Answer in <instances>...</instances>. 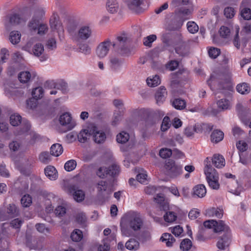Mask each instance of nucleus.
Returning a JSON list of instances; mask_svg holds the SVG:
<instances>
[{
    "instance_id": "31",
    "label": "nucleus",
    "mask_w": 251,
    "mask_h": 251,
    "mask_svg": "<svg viewBox=\"0 0 251 251\" xmlns=\"http://www.w3.org/2000/svg\"><path fill=\"white\" fill-rule=\"evenodd\" d=\"M107 169L108 175L113 177L118 175L120 172L119 166L115 163H112Z\"/></svg>"
},
{
    "instance_id": "26",
    "label": "nucleus",
    "mask_w": 251,
    "mask_h": 251,
    "mask_svg": "<svg viewBox=\"0 0 251 251\" xmlns=\"http://www.w3.org/2000/svg\"><path fill=\"white\" fill-rule=\"evenodd\" d=\"M110 67L111 69L114 70H117L120 69L123 64L122 59L119 58L117 56H111L109 59Z\"/></svg>"
},
{
    "instance_id": "8",
    "label": "nucleus",
    "mask_w": 251,
    "mask_h": 251,
    "mask_svg": "<svg viewBox=\"0 0 251 251\" xmlns=\"http://www.w3.org/2000/svg\"><path fill=\"white\" fill-rule=\"evenodd\" d=\"M111 45L112 42L109 38L100 43L96 48L97 55L100 58L105 57L108 53Z\"/></svg>"
},
{
    "instance_id": "58",
    "label": "nucleus",
    "mask_w": 251,
    "mask_h": 251,
    "mask_svg": "<svg viewBox=\"0 0 251 251\" xmlns=\"http://www.w3.org/2000/svg\"><path fill=\"white\" fill-rule=\"evenodd\" d=\"M154 200L157 203L162 206V209L165 210L166 208H168V205L165 203L164 198L163 196L160 195H157L154 198Z\"/></svg>"
},
{
    "instance_id": "3",
    "label": "nucleus",
    "mask_w": 251,
    "mask_h": 251,
    "mask_svg": "<svg viewBox=\"0 0 251 251\" xmlns=\"http://www.w3.org/2000/svg\"><path fill=\"white\" fill-rule=\"evenodd\" d=\"M204 164V172L209 186L213 189H218L220 186L219 175L216 170L212 167L208 157L205 159Z\"/></svg>"
},
{
    "instance_id": "54",
    "label": "nucleus",
    "mask_w": 251,
    "mask_h": 251,
    "mask_svg": "<svg viewBox=\"0 0 251 251\" xmlns=\"http://www.w3.org/2000/svg\"><path fill=\"white\" fill-rule=\"evenodd\" d=\"M21 202L24 207H28L32 203V198L29 195H25L22 198Z\"/></svg>"
},
{
    "instance_id": "30",
    "label": "nucleus",
    "mask_w": 251,
    "mask_h": 251,
    "mask_svg": "<svg viewBox=\"0 0 251 251\" xmlns=\"http://www.w3.org/2000/svg\"><path fill=\"white\" fill-rule=\"evenodd\" d=\"M224 136V134L222 131L215 130L211 135V140L213 143H217L223 139Z\"/></svg>"
},
{
    "instance_id": "22",
    "label": "nucleus",
    "mask_w": 251,
    "mask_h": 251,
    "mask_svg": "<svg viewBox=\"0 0 251 251\" xmlns=\"http://www.w3.org/2000/svg\"><path fill=\"white\" fill-rule=\"evenodd\" d=\"M167 95L166 88L164 86L160 87L155 93V99L158 104L162 103Z\"/></svg>"
},
{
    "instance_id": "61",
    "label": "nucleus",
    "mask_w": 251,
    "mask_h": 251,
    "mask_svg": "<svg viewBox=\"0 0 251 251\" xmlns=\"http://www.w3.org/2000/svg\"><path fill=\"white\" fill-rule=\"evenodd\" d=\"M54 212L57 216L61 217L65 214L66 209L64 206H58L55 208Z\"/></svg>"
},
{
    "instance_id": "18",
    "label": "nucleus",
    "mask_w": 251,
    "mask_h": 251,
    "mask_svg": "<svg viewBox=\"0 0 251 251\" xmlns=\"http://www.w3.org/2000/svg\"><path fill=\"white\" fill-rule=\"evenodd\" d=\"M230 242V234L229 233H226L219 238L216 246L218 249L224 250L229 246Z\"/></svg>"
},
{
    "instance_id": "11",
    "label": "nucleus",
    "mask_w": 251,
    "mask_h": 251,
    "mask_svg": "<svg viewBox=\"0 0 251 251\" xmlns=\"http://www.w3.org/2000/svg\"><path fill=\"white\" fill-rule=\"evenodd\" d=\"M90 132L93 135V140L97 144H102L105 141L106 136L105 133L100 130H99L97 126L93 124L91 125Z\"/></svg>"
},
{
    "instance_id": "16",
    "label": "nucleus",
    "mask_w": 251,
    "mask_h": 251,
    "mask_svg": "<svg viewBox=\"0 0 251 251\" xmlns=\"http://www.w3.org/2000/svg\"><path fill=\"white\" fill-rule=\"evenodd\" d=\"M231 77V73H222L218 76V79L220 80L219 82V88L220 90L222 89H228L229 86L228 83L230 82Z\"/></svg>"
},
{
    "instance_id": "46",
    "label": "nucleus",
    "mask_w": 251,
    "mask_h": 251,
    "mask_svg": "<svg viewBox=\"0 0 251 251\" xmlns=\"http://www.w3.org/2000/svg\"><path fill=\"white\" fill-rule=\"evenodd\" d=\"M170 119L169 117L165 116L162 121L161 126V130L163 132L167 131L171 126Z\"/></svg>"
},
{
    "instance_id": "21",
    "label": "nucleus",
    "mask_w": 251,
    "mask_h": 251,
    "mask_svg": "<svg viewBox=\"0 0 251 251\" xmlns=\"http://www.w3.org/2000/svg\"><path fill=\"white\" fill-rule=\"evenodd\" d=\"M175 51L180 56H185L189 53V47L186 43L182 42L176 48Z\"/></svg>"
},
{
    "instance_id": "53",
    "label": "nucleus",
    "mask_w": 251,
    "mask_h": 251,
    "mask_svg": "<svg viewBox=\"0 0 251 251\" xmlns=\"http://www.w3.org/2000/svg\"><path fill=\"white\" fill-rule=\"evenodd\" d=\"M44 49L43 45L38 43L34 45L33 49V52L35 55L39 56L44 52Z\"/></svg>"
},
{
    "instance_id": "17",
    "label": "nucleus",
    "mask_w": 251,
    "mask_h": 251,
    "mask_svg": "<svg viewBox=\"0 0 251 251\" xmlns=\"http://www.w3.org/2000/svg\"><path fill=\"white\" fill-rule=\"evenodd\" d=\"M97 188L99 195L101 197L106 194V198H108L111 192L109 189L108 183L105 181H99L97 183Z\"/></svg>"
},
{
    "instance_id": "39",
    "label": "nucleus",
    "mask_w": 251,
    "mask_h": 251,
    "mask_svg": "<svg viewBox=\"0 0 251 251\" xmlns=\"http://www.w3.org/2000/svg\"><path fill=\"white\" fill-rule=\"evenodd\" d=\"M83 237V234L82 231L76 229L74 230L71 235V238L72 240L74 242L80 241Z\"/></svg>"
},
{
    "instance_id": "50",
    "label": "nucleus",
    "mask_w": 251,
    "mask_h": 251,
    "mask_svg": "<svg viewBox=\"0 0 251 251\" xmlns=\"http://www.w3.org/2000/svg\"><path fill=\"white\" fill-rule=\"evenodd\" d=\"M76 166V162L75 160H70L66 162L64 165V169L68 172L74 170Z\"/></svg>"
},
{
    "instance_id": "44",
    "label": "nucleus",
    "mask_w": 251,
    "mask_h": 251,
    "mask_svg": "<svg viewBox=\"0 0 251 251\" xmlns=\"http://www.w3.org/2000/svg\"><path fill=\"white\" fill-rule=\"evenodd\" d=\"M31 77V75L29 72H22L18 75V79L22 83L27 82Z\"/></svg>"
},
{
    "instance_id": "25",
    "label": "nucleus",
    "mask_w": 251,
    "mask_h": 251,
    "mask_svg": "<svg viewBox=\"0 0 251 251\" xmlns=\"http://www.w3.org/2000/svg\"><path fill=\"white\" fill-rule=\"evenodd\" d=\"M205 214L209 217H216L221 218L223 215V210L218 208H211L206 210Z\"/></svg>"
},
{
    "instance_id": "51",
    "label": "nucleus",
    "mask_w": 251,
    "mask_h": 251,
    "mask_svg": "<svg viewBox=\"0 0 251 251\" xmlns=\"http://www.w3.org/2000/svg\"><path fill=\"white\" fill-rule=\"evenodd\" d=\"M192 247V242L189 239H184L180 243V248L183 251H188Z\"/></svg>"
},
{
    "instance_id": "28",
    "label": "nucleus",
    "mask_w": 251,
    "mask_h": 251,
    "mask_svg": "<svg viewBox=\"0 0 251 251\" xmlns=\"http://www.w3.org/2000/svg\"><path fill=\"white\" fill-rule=\"evenodd\" d=\"M91 125L88 127L87 129L82 130L78 134L77 138L78 140L80 142L84 143L85 142L88 137L91 135L92 133L90 132V129H91Z\"/></svg>"
},
{
    "instance_id": "36",
    "label": "nucleus",
    "mask_w": 251,
    "mask_h": 251,
    "mask_svg": "<svg viewBox=\"0 0 251 251\" xmlns=\"http://www.w3.org/2000/svg\"><path fill=\"white\" fill-rule=\"evenodd\" d=\"M182 23L176 20H172L171 23L166 26V30L174 31L179 29L182 26Z\"/></svg>"
},
{
    "instance_id": "42",
    "label": "nucleus",
    "mask_w": 251,
    "mask_h": 251,
    "mask_svg": "<svg viewBox=\"0 0 251 251\" xmlns=\"http://www.w3.org/2000/svg\"><path fill=\"white\" fill-rule=\"evenodd\" d=\"M160 82V79L157 75H155L152 78H148L147 79V83L150 87H155L159 85Z\"/></svg>"
},
{
    "instance_id": "45",
    "label": "nucleus",
    "mask_w": 251,
    "mask_h": 251,
    "mask_svg": "<svg viewBox=\"0 0 251 251\" xmlns=\"http://www.w3.org/2000/svg\"><path fill=\"white\" fill-rule=\"evenodd\" d=\"M43 89L41 87H38L33 89L32 92L33 97L36 100L42 98L43 96Z\"/></svg>"
},
{
    "instance_id": "41",
    "label": "nucleus",
    "mask_w": 251,
    "mask_h": 251,
    "mask_svg": "<svg viewBox=\"0 0 251 251\" xmlns=\"http://www.w3.org/2000/svg\"><path fill=\"white\" fill-rule=\"evenodd\" d=\"M218 107L222 110H226L230 108V104L228 100L222 99L217 102Z\"/></svg>"
},
{
    "instance_id": "38",
    "label": "nucleus",
    "mask_w": 251,
    "mask_h": 251,
    "mask_svg": "<svg viewBox=\"0 0 251 251\" xmlns=\"http://www.w3.org/2000/svg\"><path fill=\"white\" fill-rule=\"evenodd\" d=\"M21 35L18 31H13L10 32L9 40L13 44L18 43L21 40Z\"/></svg>"
},
{
    "instance_id": "60",
    "label": "nucleus",
    "mask_w": 251,
    "mask_h": 251,
    "mask_svg": "<svg viewBox=\"0 0 251 251\" xmlns=\"http://www.w3.org/2000/svg\"><path fill=\"white\" fill-rule=\"evenodd\" d=\"M79 51L85 54L91 53V48L86 44H82L79 46Z\"/></svg>"
},
{
    "instance_id": "12",
    "label": "nucleus",
    "mask_w": 251,
    "mask_h": 251,
    "mask_svg": "<svg viewBox=\"0 0 251 251\" xmlns=\"http://www.w3.org/2000/svg\"><path fill=\"white\" fill-rule=\"evenodd\" d=\"M68 191L73 196L74 200L77 201H82L85 198L84 192L80 189H78V187L74 184H70L68 187Z\"/></svg>"
},
{
    "instance_id": "19",
    "label": "nucleus",
    "mask_w": 251,
    "mask_h": 251,
    "mask_svg": "<svg viewBox=\"0 0 251 251\" xmlns=\"http://www.w3.org/2000/svg\"><path fill=\"white\" fill-rule=\"evenodd\" d=\"M142 3L141 0H128L127 5L128 8L136 13H140L143 10L140 7Z\"/></svg>"
},
{
    "instance_id": "59",
    "label": "nucleus",
    "mask_w": 251,
    "mask_h": 251,
    "mask_svg": "<svg viewBox=\"0 0 251 251\" xmlns=\"http://www.w3.org/2000/svg\"><path fill=\"white\" fill-rule=\"evenodd\" d=\"M7 213L13 217L17 216L18 215V210L15 205L10 204L7 207Z\"/></svg>"
},
{
    "instance_id": "63",
    "label": "nucleus",
    "mask_w": 251,
    "mask_h": 251,
    "mask_svg": "<svg viewBox=\"0 0 251 251\" xmlns=\"http://www.w3.org/2000/svg\"><path fill=\"white\" fill-rule=\"evenodd\" d=\"M219 32L220 35L222 37L226 38L229 36L230 33V29L226 26H222L221 27Z\"/></svg>"
},
{
    "instance_id": "4",
    "label": "nucleus",
    "mask_w": 251,
    "mask_h": 251,
    "mask_svg": "<svg viewBox=\"0 0 251 251\" xmlns=\"http://www.w3.org/2000/svg\"><path fill=\"white\" fill-rule=\"evenodd\" d=\"M164 168L166 175L171 178H177L183 172L182 166L170 159L165 161Z\"/></svg>"
},
{
    "instance_id": "57",
    "label": "nucleus",
    "mask_w": 251,
    "mask_h": 251,
    "mask_svg": "<svg viewBox=\"0 0 251 251\" xmlns=\"http://www.w3.org/2000/svg\"><path fill=\"white\" fill-rule=\"evenodd\" d=\"M241 16L246 20L251 19V10L248 8H244L241 11Z\"/></svg>"
},
{
    "instance_id": "10",
    "label": "nucleus",
    "mask_w": 251,
    "mask_h": 251,
    "mask_svg": "<svg viewBox=\"0 0 251 251\" xmlns=\"http://www.w3.org/2000/svg\"><path fill=\"white\" fill-rule=\"evenodd\" d=\"M51 28L56 30L60 39L64 38V29L62 24L59 22L57 15H53L50 21Z\"/></svg>"
},
{
    "instance_id": "62",
    "label": "nucleus",
    "mask_w": 251,
    "mask_h": 251,
    "mask_svg": "<svg viewBox=\"0 0 251 251\" xmlns=\"http://www.w3.org/2000/svg\"><path fill=\"white\" fill-rule=\"evenodd\" d=\"M208 54L210 57L216 58L220 54V50L218 48H211L208 50Z\"/></svg>"
},
{
    "instance_id": "55",
    "label": "nucleus",
    "mask_w": 251,
    "mask_h": 251,
    "mask_svg": "<svg viewBox=\"0 0 251 251\" xmlns=\"http://www.w3.org/2000/svg\"><path fill=\"white\" fill-rule=\"evenodd\" d=\"M164 220L168 223H172L175 221L176 219V216L173 212H166L164 215Z\"/></svg>"
},
{
    "instance_id": "6",
    "label": "nucleus",
    "mask_w": 251,
    "mask_h": 251,
    "mask_svg": "<svg viewBox=\"0 0 251 251\" xmlns=\"http://www.w3.org/2000/svg\"><path fill=\"white\" fill-rule=\"evenodd\" d=\"M64 23L70 39L74 42L79 29L78 22L73 19H67L65 20Z\"/></svg>"
},
{
    "instance_id": "15",
    "label": "nucleus",
    "mask_w": 251,
    "mask_h": 251,
    "mask_svg": "<svg viewBox=\"0 0 251 251\" xmlns=\"http://www.w3.org/2000/svg\"><path fill=\"white\" fill-rule=\"evenodd\" d=\"M44 13L45 12L41 14V12H38L33 13L32 18L28 24V26L30 31H35L37 30V27L40 24V21Z\"/></svg>"
},
{
    "instance_id": "9",
    "label": "nucleus",
    "mask_w": 251,
    "mask_h": 251,
    "mask_svg": "<svg viewBox=\"0 0 251 251\" xmlns=\"http://www.w3.org/2000/svg\"><path fill=\"white\" fill-rule=\"evenodd\" d=\"M59 121L61 126L64 127L63 132H66L73 129L75 126V123L72 121L71 115L68 112L60 115Z\"/></svg>"
},
{
    "instance_id": "47",
    "label": "nucleus",
    "mask_w": 251,
    "mask_h": 251,
    "mask_svg": "<svg viewBox=\"0 0 251 251\" xmlns=\"http://www.w3.org/2000/svg\"><path fill=\"white\" fill-rule=\"evenodd\" d=\"M156 38L157 37L155 34L150 35L144 38L143 44L145 46L151 47L152 43L156 40Z\"/></svg>"
},
{
    "instance_id": "27",
    "label": "nucleus",
    "mask_w": 251,
    "mask_h": 251,
    "mask_svg": "<svg viewBox=\"0 0 251 251\" xmlns=\"http://www.w3.org/2000/svg\"><path fill=\"white\" fill-rule=\"evenodd\" d=\"M212 161L213 164L218 168H222L225 165V159L222 155L219 154H214Z\"/></svg>"
},
{
    "instance_id": "49",
    "label": "nucleus",
    "mask_w": 251,
    "mask_h": 251,
    "mask_svg": "<svg viewBox=\"0 0 251 251\" xmlns=\"http://www.w3.org/2000/svg\"><path fill=\"white\" fill-rule=\"evenodd\" d=\"M188 30L191 33L194 34L198 31L199 26L196 23L189 21L187 24Z\"/></svg>"
},
{
    "instance_id": "23",
    "label": "nucleus",
    "mask_w": 251,
    "mask_h": 251,
    "mask_svg": "<svg viewBox=\"0 0 251 251\" xmlns=\"http://www.w3.org/2000/svg\"><path fill=\"white\" fill-rule=\"evenodd\" d=\"M193 195L198 198H203L206 193V190L205 186L203 184H199L195 186L193 189Z\"/></svg>"
},
{
    "instance_id": "33",
    "label": "nucleus",
    "mask_w": 251,
    "mask_h": 251,
    "mask_svg": "<svg viewBox=\"0 0 251 251\" xmlns=\"http://www.w3.org/2000/svg\"><path fill=\"white\" fill-rule=\"evenodd\" d=\"M22 117L18 114H13L10 117V123L13 126H17L20 123L22 124V128L24 127L23 125L24 119L22 122Z\"/></svg>"
},
{
    "instance_id": "13",
    "label": "nucleus",
    "mask_w": 251,
    "mask_h": 251,
    "mask_svg": "<svg viewBox=\"0 0 251 251\" xmlns=\"http://www.w3.org/2000/svg\"><path fill=\"white\" fill-rule=\"evenodd\" d=\"M23 125H24V127L22 128L20 133L23 134L27 132V135L30 136V143L31 144H34L35 142L39 139V135L35 132L30 130L31 126L27 120H24Z\"/></svg>"
},
{
    "instance_id": "2",
    "label": "nucleus",
    "mask_w": 251,
    "mask_h": 251,
    "mask_svg": "<svg viewBox=\"0 0 251 251\" xmlns=\"http://www.w3.org/2000/svg\"><path fill=\"white\" fill-rule=\"evenodd\" d=\"M131 42V39L126 33L122 32L116 35L115 40L112 43V45L119 54L128 55L130 52Z\"/></svg>"
},
{
    "instance_id": "37",
    "label": "nucleus",
    "mask_w": 251,
    "mask_h": 251,
    "mask_svg": "<svg viewBox=\"0 0 251 251\" xmlns=\"http://www.w3.org/2000/svg\"><path fill=\"white\" fill-rule=\"evenodd\" d=\"M217 224L215 226V232H218L222 231H226L228 233L229 227L224 223L223 221H217Z\"/></svg>"
},
{
    "instance_id": "40",
    "label": "nucleus",
    "mask_w": 251,
    "mask_h": 251,
    "mask_svg": "<svg viewBox=\"0 0 251 251\" xmlns=\"http://www.w3.org/2000/svg\"><path fill=\"white\" fill-rule=\"evenodd\" d=\"M129 136L128 133H127L126 132L123 131V132L119 133L117 135L116 140L118 143H121V144H124V143H126L129 140Z\"/></svg>"
},
{
    "instance_id": "5",
    "label": "nucleus",
    "mask_w": 251,
    "mask_h": 251,
    "mask_svg": "<svg viewBox=\"0 0 251 251\" xmlns=\"http://www.w3.org/2000/svg\"><path fill=\"white\" fill-rule=\"evenodd\" d=\"M37 0H26V5L22 8L23 14L25 17H28L35 12H45V8L41 6H35Z\"/></svg>"
},
{
    "instance_id": "24",
    "label": "nucleus",
    "mask_w": 251,
    "mask_h": 251,
    "mask_svg": "<svg viewBox=\"0 0 251 251\" xmlns=\"http://www.w3.org/2000/svg\"><path fill=\"white\" fill-rule=\"evenodd\" d=\"M25 17L23 18L21 14L17 13L11 14L9 17V23L12 25H18L22 22H25Z\"/></svg>"
},
{
    "instance_id": "64",
    "label": "nucleus",
    "mask_w": 251,
    "mask_h": 251,
    "mask_svg": "<svg viewBox=\"0 0 251 251\" xmlns=\"http://www.w3.org/2000/svg\"><path fill=\"white\" fill-rule=\"evenodd\" d=\"M37 30L39 35H43L47 32L48 27L46 24H39Z\"/></svg>"
},
{
    "instance_id": "48",
    "label": "nucleus",
    "mask_w": 251,
    "mask_h": 251,
    "mask_svg": "<svg viewBox=\"0 0 251 251\" xmlns=\"http://www.w3.org/2000/svg\"><path fill=\"white\" fill-rule=\"evenodd\" d=\"M40 161L44 164H48L51 160V156L48 152H43L39 156Z\"/></svg>"
},
{
    "instance_id": "1",
    "label": "nucleus",
    "mask_w": 251,
    "mask_h": 251,
    "mask_svg": "<svg viewBox=\"0 0 251 251\" xmlns=\"http://www.w3.org/2000/svg\"><path fill=\"white\" fill-rule=\"evenodd\" d=\"M143 225L140 213L129 211L122 217L120 222L122 235L126 237H136Z\"/></svg>"
},
{
    "instance_id": "14",
    "label": "nucleus",
    "mask_w": 251,
    "mask_h": 251,
    "mask_svg": "<svg viewBox=\"0 0 251 251\" xmlns=\"http://www.w3.org/2000/svg\"><path fill=\"white\" fill-rule=\"evenodd\" d=\"M176 34L171 32H164L161 34V40L163 43L164 47H169L175 45V39Z\"/></svg>"
},
{
    "instance_id": "43",
    "label": "nucleus",
    "mask_w": 251,
    "mask_h": 251,
    "mask_svg": "<svg viewBox=\"0 0 251 251\" xmlns=\"http://www.w3.org/2000/svg\"><path fill=\"white\" fill-rule=\"evenodd\" d=\"M173 106L176 109H183L186 107V102L180 99H176L173 102Z\"/></svg>"
},
{
    "instance_id": "20",
    "label": "nucleus",
    "mask_w": 251,
    "mask_h": 251,
    "mask_svg": "<svg viewBox=\"0 0 251 251\" xmlns=\"http://www.w3.org/2000/svg\"><path fill=\"white\" fill-rule=\"evenodd\" d=\"M45 174L50 180H54L58 177V173L56 169L52 166H48L44 170Z\"/></svg>"
},
{
    "instance_id": "29",
    "label": "nucleus",
    "mask_w": 251,
    "mask_h": 251,
    "mask_svg": "<svg viewBox=\"0 0 251 251\" xmlns=\"http://www.w3.org/2000/svg\"><path fill=\"white\" fill-rule=\"evenodd\" d=\"M119 6L116 0H108L106 3L107 10L110 13L114 14L118 10Z\"/></svg>"
},
{
    "instance_id": "35",
    "label": "nucleus",
    "mask_w": 251,
    "mask_h": 251,
    "mask_svg": "<svg viewBox=\"0 0 251 251\" xmlns=\"http://www.w3.org/2000/svg\"><path fill=\"white\" fill-rule=\"evenodd\" d=\"M236 90L238 92L241 94H247L250 92V87L247 83L239 84L236 86Z\"/></svg>"
},
{
    "instance_id": "7",
    "label": "nucleus",
    "mask_w": 251,
    "mask_h": 251,
    "mask_svg": "<svg viewBox=\"0 0 251 251\" xmlns=\"http://www.w3.org/2000/svg\"><path fill=\"white\" fill-rule=\"evenodd\" d=\"M92 34V29L90 26L82 25L79 28L74 42H79L86 41L91 37Z\"/></svg>"
},
{
    "instance_id": "34",
    "label": "nucleus",
    "mask_w": 251,
    "mask_h": 251,
    "mask_svg": "<svg viewBox=\"0 0 251 251\" xmlns=\"http://www.w3.org/2000/svg\"><path fill=\"white\" fill-rule=\"evenodd\" d=\"M125 246L129 250H137L139 248L140 244L138 241L134 239H130L125 244Z\"/></svg>"
},
{
    "instance_id": "32",
    "label": "nucleus",
    "mask_w": 251,
    "mask_h": 251,
    "mask_svg": "<svg viewBox=\"0 0 251 251\" xmlns=\"http://www.w3.org/2000/svg\"><path fill=\"white\" fill-rule=\"evenodd\" d=\"M63 151V147L59 144H54L50 148V154L55 156H59Z\"/></svg>"
},
{
    "instance_id": "52",
    "label": "nucleus",
    "mask_w": 251,
    "mask_h": 251,
    "mask_svg": "<svg viewBox=\"0 0 251 251\" xmlns=\"http://www.w3.org/2000/svg\"><path fill=\"white\" fill-rule=\"evenodd\" d=\"M96 175L100 178H105L108 175L107 167L104 166L100 167L96 172Z\"/></svg>"
},
{
    "instance_id": "56",
    "label": "nucleus",
    "mask_w": 251,
    "mask_h": 251,
    "mask_svg": "<svg viewBox=\"0 0 251 251\" xmlns=\"http://www.w3.org/2000/svg\"><path fill=\"white\" fill-rule=\"evenodd\" d=\"M172 154V151L168 148H162L159 151V155L163 158L170 157Z\"/></svg>"
}]
</instances>
